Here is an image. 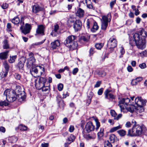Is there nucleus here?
I'll list each match as a JSON object with an SVG mask.
<instances>
[{
  "instance_id": "nucleus-1",
  "label": "nucleus",
  "mask_w": 147,
  "mask_h": 147,
  "mask_svg": "<svg viewBox=\"0 0 147 147\" xmlns=\"http://www.w3.org/2000/svg\"><path fill=\"white\" fill-rule=\"evenodd\" d=\"M3 95V97H5L7 100L10 102H12L15 101L17 98V96L19 98L18 99V101L20 102L25 101L26 98L25 93L24 91L20 94H18L17 95L16 92L13 90H6L4 92Z\"/></svg>"
},
{
  "instance_id": "nucleus-2",
  "label": "nucleus",
  "mask_w": 147,
  "mask_h": 147,
  "mask_svg": "<svg viewBox=\"0 0 147 147\" xmlns=\"http://www.w3.org/2000/svg\"><path fill=\"white\" fill-rule=\"evenodd\" d=\"M146 129L145 126L138 124L134 125L132 129L128 131L127 135L130 136H139L144 134Z\"/></svg>"
},
{
  "instance_id": "nucleus-3",
  "label": "nucleus",
  "mask_w": 147,
  "mask_h": 147,
  "mask_svg": "<svg viewBox=\"0 0 147 147\" xmlns=\"http://www.w3.org/2000/svg\"><path fill=\"white\" fill-rule=\"evenodd\" d=\"M76 38V36H69L66 38L64 44L67 47L70 49H76L78 46L77 42L75 41Z\"/></svg>"
},
{
  "instance_id": "nucleus-4",
  "label": "nucleus",
  "mask_w": 147,
  "mask_h": 147,
  "mask_svg": "<svg viewBox=\"0 0 147 147\" xmlns=\"http://www.w3.org/2000/svg\"><path fill=\"white\" fill-rule=\"evenodd\" d=\"M94 121L96 123V128L92 122L89 121L87 123L85 128L87 133H89L90 132L93 131L95 129L96 131L98 129L100 126V123L97 119H95Z\"/></svg>"
},
{
  "instance_id": "nucleus-5",
  "label": "nucleus",
  "mask_w": 147,
  "mask_h": 147,
  "mask_svg": "<svg viewBox=\"0 0 147 147\" xmlns=\"http://www.w3.org/2000/svg\"><path fill=\"white\" fill-rule=\"evenodd\" d=\"M46 81V79L43 77H40L38 80V83H35V86L38 90L42 89V91L46 92L48 90L49 87L45 86V84Z\"/></svg>"
},
{
  "instance_id": "nucleus-6",
  "label": "nucleus",
  "mask_w": 147,
  "mask_h": 147,
  "mask_svg": "<svg viewBox=\"0 0 147 147\" xmlns=\"http://www.w3.org/2000/svg\"><path fill=\"white\" fill-rule=\"evenodd\" d=\"M134 40L137 43V47L140 49H143L145 47V40L140 35L139 33H135L133 35Z\"/></svg>"
},
{
  "instance_id": "nucleus-7",
  "label": "nucleus",
  "mask_w": 147,
  "mask_h": 147,
  "mask_svg": "<svg viewBox=\"0 0 147 147\" xmlns=\"http://www.w3.org/2000/svg\"><path fill=\"white\" fill-rule=\"evenodd\" d=\"M135 104L138 106V112L141 113L144 111L143 106L145 105L146 100L143 99L141 97H138L135 99Z\"/></svg>"
},
{
  "instance_id": "nucleus-8",
  "label": "nucleus",
  "mask_w": 147,
  "mask_h": 147,
  "mask_svg": "<svg viewBox=\"0 0 147 147\" xmlns=\"http://www.w3.org/2000/svg\"><path fill=\"white\" fill-rule=\"evenodd\" d=\"M111 15L110 13L108 14L107 16H103L101 20L102 30H105L108 26V23L111 20Z\"/></svg>"
},
{
  "instance_id": "nucleus-9",
  "label": "nucleus",
  "mask_w": 147,
  "mask_h": 147,
  "mask_svg": "<svg viewBox=\"0 0 147 147\" xmlns=\"http://www.w3.org/2000/svg\"><path fill=\"white\" fill-rule=\"evenodd\" d=\"M24 24V22L23 18H21L20 22V25L21 27L20 29L22 30V33L24 34H26L29 33L31 29V24L28 23L26 24L25 27H23Z\"/></svg>"
},
{
  "instance_id": "nucleus-10",
  "label": "nucleus",
  "mask_w": 147,
  "mask_h": 147,
  "mask_svg": "<svg viewBox=\"0 0 147 147\" xmlns=\"http://www.w3.org/2000/svg\"><path fill=\"white\" fill-rule=\"evenodd\" d=\"M131 100L128 98H122L121 100L119 102L118 105L120 107L121 111L124 110L125 109V105H127L129 103Z\"/></svg>"
},
{
  "instance_id": "nucleus-11",
  "label": "nucleus",
  "mask_w": 147,
  "mask_h": 147,
  "mask_svg": "<svg viewBox=\"0 0 147 147\" xmlns=\"http://www.w3.org/2000/svg\"><path fill=\"white\" fill-rule=\"evenodd\" d=\"M45 25L42 24L38 25L36 30L35 35L42 36L45 35Z\"/></svg>"
},
{
  "instance_id": "nucleus-12",
  "label": "nucleus",
  "mask_w": 147,
  "mask_h": 147,
  "mask_svg": "<svg viewBox=\"0 0 147 147\" xmlns=\"http://www.w3.org/2000/svg\"><path fill=\"white\" fill-rule=\"evenodd\" d=\"M117 41L115 38H110L108 42L107 46L110 48H114L117 46Z\"/></svg>"
},
{
  "instance_id": "nucleus-13",
  "label": "nucleus",
  "mask_w": 147,
  "mask_h": 147,
  "mask_svg": "<svg viewBox=\"0 0 147 147\" xmlns=\"http://www.w3.org/2000/svg\"><path fill=\"white\" fill-rule=\"evenodd\" d=\"M74 24V28L75 32H78L80 30L81 28L82 23L79 20H76L75 21H71Z\"/></svg>"
},
{
  "instance_id": "nucleus-14",
  "label": "nucleus",
  "mask_w": 147,
  "mask_h": 147,
  "mask_svg": "<svg viewBox=\"0 0 147 147\" xmlns=\"http://www.w3.org/2000/svg\"><path fill=\"white\" fill-rule=\"evenodd\" d=\"M26 58L24 57H21L19 60L18 66L20 69H23Z\"/></svg>"
},
{
  "instance_id": "nucleus-15",
  "label": "nucleus",
  "mask_w": 147,
  "mask_h": 147,
  "mask_svg": "<svg viewBox=\"0 0 147 147\" xmlns=\"http://www.w3.org/2000/svg\"><path fill=\"white\" fill-rule=\"evenodd\" d=\"M42 8L38 5H36L32 7V12L35 13H36L39 11L42 10Z\"/></svg>"
},
{
  "instance_id": "nucleus-16",
  "label": "nucleus",
  "mask_w": 147,
  "mask_h": 147,
  "mask_svg": "<svg viewBox=\"0 0 147 147\" xmlns=\"http://www.w3.org/2000/svg\"><path fill=\"white\" fill-rule=\"evenodd\" d=\"M59 29V26L58 24H56L54 26V28L52 32L51 33V35L53 36H57L58 33L57 32L58 30Z\"/></svg>"
},
{
  "instance_id": "nucleus-17",
  "label": "nucleus",
  "mask_w": 147,
  "mask_h": 147,
  "mask_svg": "<svg viewBox=\"0 0 147 147\" xmlns=\"http://www.w3.org/2000/svg\"><path fill=\"white\" fill-rule=\"evenodd\" d=\"M60 45V42L58 40H56L51 43V46L53 49H56Z\"/></svg>"
},
{
  "instance_id": "nucleus-18",
  "label": "nucleus",
  "mask_w": 147,
  "mask_h": 147,
  "mask_svg": "<svg viewBox=\"0 0 147 147\" xmlns=\"http://www.w3.org/2000/svg\"><path fill=\"white\" fill-rule=\"evenodd\" d=\"M35 61V59H28L27 63V67L29 68L33 66Z\"/></svg>"
},
{
  "instance_id": "nucleus-19",
  "label": "nucleus",
  "mask_w": 147,
  "mask_h": 147,
  "mask_svg": "<svg viewBox=\"0 0 147 147\" xmlns=\"http://www.w3.org/2000/svg\"><path fill=\"white\" fill-rule=\"evenodd\" d=\"M84 10L81 8H79L77 10L76 13V15L79 18L83 17L84 15Z\"/></svg>"
},
{
  "instance_id": "nucleus-20",
  "label": "nucleus",
  "mask_w": 147,
  "mask_h": 147,
  "mask_svg": "<svg viewBox=\"0 0 147 147\" xmlns=\"http://www.w3.org/2000/svg\"><path fill=\"white\" fill-rule=\"evenodd\" d=\"M142 80V77L137 78L135 79H133L132 80L131 82V84L132 85H136L138 83Z\"/></svg>"
},
{
  "instance_id": "nucleus-21",
  "label": "nucleus",
  "mask_w": 147,
  "mask_h": 147,
  "mask_svg": "<svg viewBox=\"0 0 147 147\" xmlns=\"http://www.w3.org/2000/svg\"><path fill=\"white\" fill-rule=\"evenodd\" d=\"M8 53V51H6L5 52L1 53H0V59L3 60L7 59V58Z\"/></svg>"
},
{
  "instance_id": "nucleus-22",
  "label": "nucleus",
  "mask_w": 147,
  "mask_h": 147,
  "mask_svg": "<svg viewBox=\"0 0 147 147\" xmlns=\"http://www.w3.org/2000/svg\"><path fill=\"white\" fill-rule=\"evenodd\" d=\"M139 33L142 39H144V40H145V38L147 36L146 31L143 29H142L140 31H139Z\"/></svg>"
},
{
  "instance_id": "nucleus-23",
  "label": "nucleus",
  "mask_w": 147,
  "mask_h": 147,
  "mask_svg": "<svg viewBox=\"0 0 147 147\" xmlns=\"http://www.w3.org/2000/svg\"><path fill=\"white\" fill-rule=\"evenodd\" d=\"M109 136V139L111 143H114L118 140L117 138L115 135L111 134Z\"/></svg>"
},
{
  "instance_id": "nucleus-24",
  "label": "nucleus",
  "mask_w": 147,
  "mask_h": 147,
  "mask_svg": "<svg viewBox=\"0 0 147 147\" xmlns=\"http://www.w3.org/2000/svg\"><path fill=\"white\" fill-rule=\"evenodd\" d=\"M91 29V31L92 32H95L98 29L99 27L97 23L95 21L93 23Z\"/></svg>"
},
{
  "instance_id": "nucleus-25",
  "label": "nucleus",
  "mask_w": 147,
  "mask_h": 147,
  "mask_svg": "<svg viewBox=\"0 0 147 147\" xmlns=\"http://www.w3.org/2000/svg\"><path fill=\"white\" fill-rule=\"evenodd\" d=\"M115 95L112 93L105 95V98L108 99L110 100H112L113 99H115Z\"/></svg>"
},
{
  "instance_id": "nucleus-26",
  "label": "nucleus",
  "mask_w": 147,
  "mask_h": 147,
  "mask_svg": "<svg viewBox=\"0 0 147 147\" xmlns=\"http://www.w3.org/2000/svg\"><path fill=\"white\" fill-rule=\"evenodd\" d=\"M20 21L21 20H20L19 18L17 17H15L11 20L12 23L16 25L18 24H20Z\"/></svg>"
},
{
  "instance_id": "nucleus-27",
  "label": "nucleus",
  "mask_w": 147,
  "mask_h": 147,
  "mask_svg": "<svg viewBox=\"0 0 147 147\" xmlns=\"http://www.w3.org/2000/svg\"><path fill=\"white\" fill-rule=\"evenodd\" d=\"M122 125H119L114 127L112 128H111L109 132L111 133H113L114 132L116 131L117 130L119 129L122 128Z\"/></svg>"
},
{
  "instance_id": "nucleus-28",
  "label": "nucleus",
  "mask_w": 147,
  "mask_h": 147,
  "mask_svg": "<svg viewBox=\"0 0 147 147\" xmlns=\"http://www.w3.org/2000/svg\"><path fill=\"white\" fill-rule=\"evenodd\" d=\"M90 38V36L87 35L82 36L80 38V40L81 41H84V42H87L88 41Z\"/></svg>"
},
{
  "instance_id": "nucleus-29",
  "label": "nucleus",
  "mask_w": 147,
  "mask_h": 147,
  "mask_svg": "<svg viewBox=\"0 0 147 147\" xmlns=\"http://www.w3.org/2000/svg\"><path fill=\"white\" fill-rule=\"evenodd\" d=\"M125 108L127 111L131 113H133L136 109L135 107L133 106H130L129 107H125Z\"/></svg>"
},
{
  "instance_id": "nucleus-30",
  "label": "nucleus",
  "mask_w": 147,
  "mask_h": 147,
  "mask_svg": "<svg viewBox=\"0 0 147 147\" xmlns=\"http://www.w3.org/2000/svg\"><path fill=\"white\" fill-rule=\"evenodd\" d=\"M94 21L91 19H88L86 21L87 27L88 29L90 28V26L92 25Z\"/></svg>"
},
{
  "instance_id": "nucleus-31",
  "label": "nucleus",
  "mask_w": 147,
  "mask_h": 147,
  "mask_svg": "<svg viewBox=\"0 0 147 147\" xmlns=\"http://www.w3.org/2000/svg\"><path fill=\"white\" fill-rule=\"evenodd\" d=\"M117 133L121 137L124 136L126 134V131L123 129H121L117 131Z\"/></svg>"
},
{
  "instance_id": "nucleus-32",
  "label": "nucleus",
  "mask_w": 147,
  "mask_h": 147,
  "mask_svg": "<svg viewBox=\"0 0 147 147\" xmlns=\"http://www.w3.org/2000/svg\"><path fill=\"white\" fill-rule=\"evenodd\" d=\"M104 129L103 128H100V131L98 133L97 135L99 138L102 137L104 135Z\"/></svg>"
},
{
  "instance_id": "nucleus-33",
  "label": "nucleus",
  "mask_w": 147,
  "mask_h": 147,
  "mask_svg": "<svg viewBox=\"0 0 147 147\" xmlns=\"http://www.w3.org/2000/svg\"><path fill=\"white\" fill-rule=\"evenodd\" d=\"M104 45L102 43H97L95 45V47L96 49L100 50L102 48Z\"/></svg>"
},
{
  "instance_id": "nucleus-34",
  "label": "nucleus",
  "mask_w": 147,
  "mask_h": 147,
  "mask_svg": "<svg viewBox=\"0 0 147 147\" xmlns=\"http://www.w3.org/2000/svg\"><path fill=\"white\" fill-rule=\"evenodd\" d=\"M86 3L87 7L90 9H92L93 8V6L92 5V3L90 0H88V1L86 0Z\"/></svg>"
},
{
  "instance_id": "nucleus-35",
  "label": "nucleus",
  "mask_w": 147,
  "mask_h": 147,
  "mask_svg": "<svg viewBox=\"0 0 147 147\" xmlns=\"http://www.w3.org/2000/svg\"><path fill=\"white\" fill-rule=\"evenodd\" d=\"M75 139V137L72 134L70 135L68 137V140L69 142L71 143L73 142Z\"/></svg>"
},
{
  "instance_id": "nucleus-36",
  "label": "nucleus",
  "mask_w": 147,
  "mask_h": 147,
  "mask_svg": "<svg viewBox=\"0 0 147 147\" xmlns=\"http://www.w3.org/2000/svg\"><path fill=\"white\" fill-rule=\"evenodd\" d=\"M3 48L4 49H7L9 48V45L8 41L5 40L3 41Z\"/></svg>"
},
{
  "instance_id": "nucleus-37",
  "label": "nucleus",
  "mask_w": 147,
  "mask_h": 147,
  "mask_svg": "<svg viewBox=\"0 0 147 147\" xmlns=\"http://www.w3.org/2000/svg\"><path fill=\"white\" fill-rule=\"evenodd\" d=\"M3 65L4 67L5 68V71H9V66L6 62H4L3 63Z\"/></svg>"
},
{
  "instance_id": "nucleus-38",
  "label": "nucleus",
  "mask_w": 147,
  "mask_h": 147,
  "mask_svg": "<svg viewBox=\"0 0 147 147\" xmlns=\"http://www.w3.org/2000/svg\"><path fill=\"white\" fill-rule=\"evenodd\" d=\"M58 105L59 107L62 109H63L65 106V104L63 100H60L58 102Z\"/></svg>"
},
{
  "instance_id": "nucleus-39",
  "label": "nucleus",
  "mask_w": 147,
  "mask_h": 147,
  "mask_svg": "<svg viewBox=\"0 0 147 147\" xmlns=\"http://www.w3.org/2000/svg\"><path fill=\"white\" fill-rule=\"evenodd\" d=\"M104 147H112V145L111 143L108 140L105 142Z\"/></svg>"
},
{
  "instance_id": "nucleus-40",
  "label": "nucleus",
  "mask_w": 147,
  "mask_h": 147,
  "mask_svg": "<svg viewBox=\"0 0 147 147\" xmlns=\"http://www.w3.org/2000/svg\"><path fill=\"white\" fill-rule=\"evenodd\" d=\"M16 57L17 56L16 55L12 56V57H10V59L9 60V62L10 63L14 62Z\"/></svg>"
},
{
  "instance_id": "nucleus-41",
  "label": "nucleus",
  "mask_w": 147,
  "mask_h": 147,
  "mask_svg": "<svg viewBox=\"0 0 147 147\" xmlns=\"http://www.w3.org/2000/svg\"><path fill=\"white\" fill-rule=\"evenodd\" d=\"M8 105V103L5 101H1L0 102V106H6Z\"/></svg>"
},
{
  "instance_id": "nucleus-42",
  "label": "nucleus",
  "mask_w": 147,
  "mask_h": 147,
  "mask_svg": "<svg viewBox=\"0 0 147 147\" xmlns=\"http://www.w3.org/2000/svg\"><path fill=\"white\" fill-rule=\"evenodd\" d=\"M84 138L87 140H89L92 139H94L92 137L90 136V134H84Z\"/></svg>"
},
{
  "instance_id": "nucleus-43",
  "label": "nucleus",
  "mask_w": 147,
  "mask_h": 147,
  "mask_svg": "<svg viewBox=\"0 0 147 147\" xmlns=\"http://www.w3.org/2000/svg\"><path fill=\"white\" fill-rule=\"evenodd\" d=\"M19 128L20 130L23 131L26 130L27 129V127L26 126L23 125H20L19 126Z\"/></svg>"
},
{
  "instance_id": "nucleus-44",
  "label": "nucleus",
  "mask_w": 147,
  "mask_h": 147,
  "mask_svg": "<svg viewBox=\"0 0 147 147\" xmlns=\"http://www.w3.org/2000/svg\"><path fill=\"white\" fill-rule=\"evenodd\" d=\"M95 48H91L89 50V56H91L93 55V54L95 53Z\"/></svg>"
},
{
  "instance_id": "nucleus-45",
  "label": "nucleus",
  "mask_w": 147,
  "mask_h": 147,
  "mask_svg": "<svg viewBox=\"0 0 147 147\" xmlns=\"http://www.w3.org/2000/svg\"><path fill=\"white\" fill-rule=\"evenodd\" d=\"M129 44L131 46H133L136 45L137 46V43L135 41L132 40H129Z\"/></svg>"
},
{
  "instance_id": "nucleus-46",
  "label": "nucleus",
  "mask_w": 147,
  "mask_h": 147,
  "mask_svg": "<svg viewBox=\"0 0 147 147\" xmlns=\"http://www.w3.org/2000/svg\"><path fill=\"white\" fill-rule=\"evenodd\" d=\"M63 84H59L57 86L58 89L59 91H61L63 88Z\"/></svg>"
},
{
  "instance_id": "nucleus-47",
  "label": "nucleus",
  "mask_w": 147,
  "mask_h": 147,
  "mask_svg": "<svg viewBox=\"0 0 147 147\" xmlns=\"http://www.w3.org/2000/svg\"><path fill=\"white\" fill-rule=\"evenodd\" d=\"M8 5L6 3H3L1 5V7L3 9H6L8 7Z\"/></svg>"
},
{
  "instance_id": "nucleus-48",
  "label": "nucleus",
  "mask_w": 147,
  "mask_h": 147,
  "mask_svg": "<svg viewBox=\"0 0 147 147\" xmlns=\"http://www.w3.org/2000/svg\"><path fill=\"white\" fill-rule=\"evenodd\" d=\"M116 3V0L111 1L110 3V5L111 9L113 8L114 5Z\"/></svg>"
},
{
  "instance_id": "nucleus-49",
  "label": "nucleus",
  "mask_w": 147,
  "mask_h": 147,
  "mask_svg": "<svg viewBox=\"0 0 147 147\" xmlns=\"http://www.w3.org/2000/svg\"><path fill=\"white\" fill-rule=\"evenodd\" d=\"M111 116L115 117L117 115V114L114 110H111Z\"/></svg>"
},
{
  "instance_id": "nucleus-50",
  "label": "nucleus",
  "mask_w": 147,
  "mask_h": 147,
  "mask_svg": "<svg viewBox=\"0 0 147 147\" xmlns=\"http://www.w3.org/2000/svg\"><path fill=\"white\" fill-rule=\"evenodd\" d=\"M29 58L28 59H35L34 55V54L32 52H30L29 53Z\"/></svg>"
},
{
  "instance_id": "nucleus-51",
  "label": "nucleus",
  "mask_w": 147,
  "mask_h": 147,
  "mask_svg": "<svg viewBox=\"0 0 147 147\" xmlns=\"http://www.w3.org/2000/svg\"><path fill=\"white\" fill-rule=\"evenodd\" d=\"M139 67L141 69H144L146 67V64L145 63L140 64L139 65Z\"/></svg>"
},
{
  "instance_id": "nucleus-52",
  "label": "nucleus",
  "mask_w": 147,
  "mask_h": 147,
  "mask_svg": "<svg viewBox=\"0 0 147 147\" xmlns=\"http://www.w3.org/2000/svg\"><path fill=\"white\" fill-rule=\"evenodd\" d=\"M122 115L121 114H118V115L116 117H115L114 118V119L116 120H118L119 119L121 118L122 117Z\"/></svg>"
},
{
  "instance_id": "nucleus-53",
  "label": "nucleus",
  "mask_w": 147,
  "mask_h": 147,
  "mask_svg": "<svg viewBox=\"0 0 147 147\" xmlns=\"http://www.w3.org/2000/svg\"><path fill=\"white\" fill-rule=\"evenodd\" d=\"M14 77L17 80H19L21 78L20 75L18 73H15L14 74Z\"/></svg>"
},
{
  "instance_id": "nucleus-54",
  "label": "nucleus",
  "mask_w": 147,
  "mask_h": 147,
  "mask_svg": "<svg viewBox=\"0 0 147 147\" xmlns=\"http://www.w3.org/2000/svg\"><path fill=\"white\" fill-rule=\"evenodd\" d=\"M78 71V69L77 68H74L72 71V74L74 75L76 74Z\"/></svg>"
},
{
  "instance_id": "nucleus-55",
  "label": "nucleus",
  "mask_w": 147,
  "mask_h": 147,
  "mask_svg": "<svg viewBox=\"0 0 147 147\" xmlns=\"http://www.w3.org/2000/svg\"><path fill=\"white\" fill-rule=\"evenodd\" d=\"M74 130V126L71 125L70 126L69 131L70 132H73Z\"/></svg>"
},
{
  "instance_id": "nucleus-56",
  "label": "nucleus",
  "mask_w": 147,
  "mask_h": 147,
  "mask_svg": "<svg viewBox=\"0 0 147 147\" xmlns=\"http://www.w3.org/2000/svg\"><path fill=\"white\" fill-rule=\"evenodd\" d=\"M103 90V88H101L98 91V94L99 95H100L102 94Z\"/></svg>"
},
{
  "instance_id": "nucleus-57",
  "label": "nucleus",
  "mask_w": 147,
  "mask_h": 147,
  "mask_svg": "<svg viewBox=\"0 0 147 147\" xmlns=\"http://www.w3.org/2000/svg\"><path fill=\"white\" fill-rule=\"evenodd\" d=\"M112 91L111 90H109V89H107L104 92V94L105 95H107L109 94H111L110 92Z\"/></svg>"
},
{
  "instance_id": "nucleus-58",
  "label": "nucleus",
  "mask_w": 147,
  "mask_h": 147,
  "mask_svg": "<svg viewBox=\"0 0 147 147\" xmlns=\"http://www.w3.org/2000/svg\"><path fill=\"white\" fill-rule=\"evenodd\" d=\"M101 84V82L100 81L97 82L95 85V88H97L99 87Z\"/></svg>"
},
{
  "instance_id": "nucleus-59",
  "label": "nucleus",
  "mask_w": 147,
  "mask_h": 147,
  "mask_svg": "<svg viewBox=\"0 0 147 147\" xmlns=\"http://www.w3.org/2000/svg\"><path fill=\"white\" fill-rule=\"evenodd\" d=\"M131 126V123L129 121H127L126 123V124H125V126L127 127H130Z\"/></svg>"
},
{
  "instance_id": "nucleus-60",
  "label": "nucleus",
  "mask_w": 147,
  "mask_h": 147,
  "mask_svg": "<svg viewBox=\"0 0 147 147\" xmlns=\"http://www.w3.org/2000/svg\"><path fill=\"white\" fill-rule=\"evenodd\" d=\"M7 27L8 29L9 30V31H11L10 29L11 28V24L10 23H7Z\"/></svg>"
},
{
  "instance_id": "nucleus-61",
  "label": "nucleus",
  "mask_w": 147,
  "mask_h": 147,
  "mask_svg": "<svg viewBox=\"0 0 147 147\" xmlns=\"http://www.w3.org/2000/svg\"><path fill=\"white\" fill-rule=\"evenodd\" d=\"M120 53L121 55H123L125 53V50L123 47H121L120 48Z\"/></svg>"
},
{
  "instance_id": "nucleus-62",
  "label": "nucleus",
  "mask_w": 147,
  "mask_h": 147,
  "mask_svg": "<svg viewBox=\"0 0 147 147\" xmlns=\"http://www.w3.org/2000/svg\"><path fill=\"white\" fill-rule=\"evenodd\" d=\"M0 131L4 133L5 131V127H0Z\"/></svg>"
},
{
  "instance_id": "nucleus-63",
  "label": "nucleus",
  "mask_w": 147,
  "mask_h": 147,
  "mask_svg": "<svg viewBox=\"0 0 147 147\" xmlns=\"http://www.w3.org/2000/svg\"><path fill=\"white\" fill-rule=\"evenodd\" d=\"M48 143H44L41 144V146L42 147H48Z\"/></svg>"
},
{
  "instance_id": "nucleus-64",
  "label": "nucleus",
  "mask_w": 147,
  "mask_h": 147,
  "mask_svg": "<svg viewBox=\"0 0 147 147\" xmlns=\"http://www.w3.org/2000/svg\"><path fill=\"white\" fill-rule=\"evenodd\" d=\"M127 69L129 72H131L133 70V69L131 66H129L127 67Z\"/></svg>"
}]
</instances>
